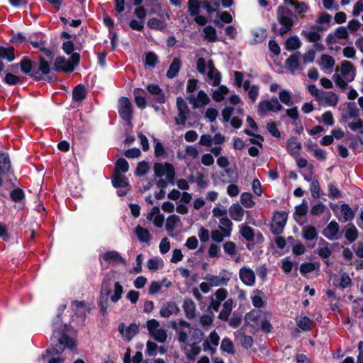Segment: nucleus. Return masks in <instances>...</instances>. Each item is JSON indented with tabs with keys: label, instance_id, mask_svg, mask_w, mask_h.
I'll return each instance as SVG.
<instances>
[{
	"label": "nucleus",
	"instance_id": "5fc2aeb1",
	"mask_svg": "<svg viewBox=\"0 0 363 363\" xmlns=\"http://www.w3.org/2000/svg\"><path fill=\"white\" fill-rule=\"evenodd\" d=\"M129 169V164L125 159L119 158L115 164L114 173H118V174H122V173H125Z\"/></svg>",
	"mask_w": 363,
	"mask_h": 363
},
{
	"label": "nucleus",
	"instance_id": "774afa93",
	"mask_svg": "<svg viewBox=\"0 0 363 363\" xmlns=\"http://www.w3.org/2000/svg\"><path fill=\"white\" fill-rule=\"evenodd\" d=\"M213 315H203L199 318L200 325L205 329H208L213 324Z\"/></svg>",
	"mask_w": 363,
	"mask_h": 363
},
{
	"label": "nucleus",
	"instance_id": "cd10ccee",
	"mask_svg": "<svg viewBox=\"0 0 363 363\" xmlns=\"http://www.w3.org/2000/svg\"><path fill=\"white\" fill-rule=\"evenodd\" d=\"M199 343V342H190L186 344V346L182 347L189 359L194 360L201 352V347L198 345Z\"/></svg>",
	"mask_w": 363,
	"mask_h": 363
},
{
	"label": "nucleus",
	"instance_id": "f8f14e48",
	"mask_svg": "<svg viewBox=\"0 0 363 363\" xmlns=\"http://www.w3.org/2000/svg\"><path fill=\"white\" fill-rule=\"evenodd\" d=\"M288 215L285 211L275 212L272 221V231L274 234H279L282 232L287 220Z\"/></svg>",
	"mask_w": 363,
	"mask_h": 363
},
{
	"label": "nucleus",
	"instance_id": "1a4fd4ad",
	"mask_svg": "<svg viewBox=\"0 0 363 363\" xmlns=\"http://www.w3.org/2000/svg\"><path fill=\"white\" fill-rule=\"evenodd\" d=\"M149 334L157 342H164L167 340V331L160 327V323L155 319H151L146 323Z\"/></svg>",
	"mask_w": 363,
	"mask_h": 363
},
{
	"label": "nucleus",
	"instance_id": "c9c22d12",
	"mask_svg": "<svg viewBox=\"0 0 363 363\" xmlns=\"http://www.w3.org/2000/svg\"><path fill=\"white\" fill-rule=\"evenodd\" d=\"M333 249L330 245L325 240L320 239L318 249V255L323 259H328L331 255Z\"/></svg>",
	"mask_w": 363,
	"mask_h": 363
},
{
	"label": "nucleus",
	"instance_id": "9b49d317",
	"mask_svg": "<svg viewBox=\"0 0 363 363\" xmlns=\"http://www.w3.org/2000/svg\"><path fill=\"white\" fill-rule=\"evenodd\" d=\"M118 113L127 123H130L133 118V106L127 97H121L118 101Z\"/></svg>",
	"mask_w": 363,
	"mask_h": 363
},
{
	"label": "nucleus",
	"instance_id": "4c0bfd02",
	"mask_svg": "<svg viewBox=\"0 0 363 363\" xmlns=\"http://www.w3.org/2000/svg\"><path fill=\"white\" fill-rule=\"evenodd\" d=\"M219 229L224 233L226 238H230L233 230V223L228 217H223L219 220Z\"/></svg>",
	"mask_w": 363,
	"mask_h": 363
},
{
	"label": "nucleus",
	"instance_id": "4d7b16f0",
	"mask_svg": "<svg viewBox=\"0 0 363 363\" xmlns=\"http://www.w3.org/2000/svg\"><path fill=\"white\" fill-rule=\"evenodd\" d=\"M220 350L222 352H227L228 354H235L234 344L228 337H225L222 340L220 344Z\"/></svg>",
	"mask_w": 363,
	"mask_h": 363
},
{
	"label": "nucleus",
	"instance_id": "72a5a7b5",
	"mask_svg": "<svg viewBox=\"0 0 363 363\" xmlns=\"http://www.w3.org/2000/svg\"><path fill=\"white\" fill-rule=\"evenodd\" d=\"M334 58L328 55H323L320 62V66L322 70L326 73L331 72L335 65Z\"/></svg>",
	"mask_w": 363,
	"mask_h": 363
},
{
	"label": "nucleus",
	"instance_id": "680f3d73",
	"mask_svg": "<svg viewBox=\"0 0 363 363\" xmlns=\"http://www.w3.org/2000/svg\"><path fill=\"white\" fill-rule=\"evenodd\" d=\"M0 58L7 59L9 62L13 61L15 58L13 48H0Z\"/></svg>",
	"mask_w": 363,
	"mask_h": 363
},
{
	"label": "nucleus",
	"instance_id": "0eeeda50",
	"mask_svg": "<svg viewBox=\"0 0 363 363\" xmlns=\"http://www.w3.org/2000/svg\"><path fill=\"white\" fill-rule=\"evenodd\" d=\"M355 77V69L351 62L342 61L340 73L337 72L333 75V78L336 85L340 89H345L348 83L351 82Z\"/></svg>",
	"mask_w": 363,
	"mask_h": 363
},
{
	"label": "nucleus",
	"instance_id": "6ab92c4d",
	"mask_svg": "<svg viewBox=\"0 0 363 363\" xmlns=\"http://www.w3.org/2000/svg\"><path fill=\"white\" fill-rule=\"evenodd\" d=\"M219 341L220 337L218 334L215 330L212 331L208 339L205 340L203 342V350L213 354L216 352V347L219 344Z\"/></svg>",
	"mask_w": 363,
	"mask_h": 363
},
{
	"label": "nucleus",
	"instance_id": "79ce46f5",
	"mask_svg": "<svg viewBox=\"0 0 363 363\" xmlns=\"http://www.w3.org/2000/svg\"><path fill=\"white\" fill-rule=\"evenodd\" d=\"M181 223L180 218L175 215L168 216L166 221L165 228L168 233H172Z\"/></svg>",
	"mask_w": 363,
	"mask_h": 363
},
{
	"label": "nucleus",
	"instance_id": "bb28decb",
	"mask_svg": "<svg viewBox=\"0 0 363 363\" xmlns=\"http://www.w3.org/2000/svg\"><path fill=\"white\" fill-rule=\"evenodd\" d=\"M300 52H296L290 55L285 62L286 68L291 72L294 73L296 70L300 69Z\"/></svg>",
	"mask_w": 363,
	"mask_h": 363
},
{
	"label": "nucleus",
	"instance_id": "69168bd1",
	"mask_svg": "<svg viewBox=\"0 0 363 363\" xmlns=\"http://www.w3.org/2000/svg\"><path fill=\"white\" fill-rule=\"evenodd\" d=\"M287 148L291 155H298V152L301 148V145L296 140H291L287 143Z\"/></svg>",
	"mask_w": 363,
	"mask_h": 363
},
{
	"label": "nucleus",
	"instance_id": "09e8293b",
	"mask_svg": "<svg viewBox=\"0 0 363 363\" xmlns=\"http://www.w3.org/2000/svg\"><path fill=\"white\" fill-rule=\"evenodd\" d=\"M240 201L241 204L247 208H251L255 206V202L253 200L252 195L249 192L242 193Z\"/></svg>",
	"mask_w": 363,
	"mask_h": 363
},
{
	"label": "nucleus",
	"instance_id": "dca6fc26",
	"mask_svg": "<svg viewBox=\"0 0 363 363\" xmlns=\"http://www.w3.org/2000/svg\"><path fill=\"white\" fill-rule=\"evenodd\" d=\"M259 111L262 113H266L267 112H277L282 109V106L279 102L278 99L275 97L272 98L269 100L262 101L259 104Z\"/></svg>",
	"mask_w": 363,
	"mask_h": 363
},
{
	"label": "nucleus",
	"instance_id": "ddd939ff",
	"mask_svg": "<svg viewBox=\"0 0 363 363\" xmlns=\"http://www.w3.org/2000/svg\"><path fill=\"white\" fill-rule=\"evenodd\" d=\"M239 278L242 283L247 286H253L256 281L255 271L249 266H242L239 270Z\"/></svg>",
	"mask_w": 363,
	"mask_h": 363
},
{
	"label": "nucleus",
	"instance_id": "c85d7f7f",
	"mask_svg": "<svg viewBox=\"0 0 363 363\" xmlns=\"http://www.w3.org/2000/svg\"><path fill=\"white\" fill-rule=\"evenodd\" d=\"M72 309L75 314L80 317H85L86 313L89 312V307L84 301H74L72 303Z\"/></svg>",
	"mask_w": 363,
	"mask_h": 363
},
{
	"label": "nucleus",
	"instance_id": "864d4df0",
	"mask_svg": "<svg viewBox=\"0 0 363 363\" xmlns=\"http://www.w3.org/2000/svg\"><path fill=\"white\" fill-rule=\"evenodd\" d=\"M228 89L223 85L218 86L213 93V99L217 102L222 101L228 94Z\"/></svg>",
	"mask_w": 363,
	"mask_h": 363
},
{
	"label": "nucleus",
	"instance_id": "aec40b11",
	"mask_svg": "<svg viewBox=\"0 0 363 363\" xmlns=\"http://www.w3.org/2000/svg\"><path fill=\"white\" fill-rule=\"evenodd\" d=\"M340 225L336 221L330 222L323 229V235L330 240L339 239Z\"/></svg>",
	"mask_w": 363,
	"mask_h": 363
},
{
	"label": "nucleus",
	"instance_id": "6e6552de",
	"mask_svg": "<svg viewBox=\"0 0 363 363\" xmlns=\"http://www.w3.org/2000/svg\"><path fill=\"white\" fill-rule=\"evenodd\" d=\"M245 321L248 325L252 327H259L260 329L269 333L272 330V325L270 322L265 318H261V314L259 311H252L245 315Z\"/></svg>",
	"mask_w": 363,
	"mask_h": 363
},
{
	"label": "nucleus",
	"instance_id": "a18cd8bd",
	"mask_svg": "<svg viewBox=\"0 0 363 363\" xmlns=\"http://www.w3.org/2000/svg\"><path fill=\"white\" fill-rule=\"evenodd\" d=\"M331 21V16L327 13H321L319 14L316 23L319 25L318 26V30L325 29L329 26Z\"/></svg>",
	"mask_w": 363,
	"mask_h": 363
},
{
	"label": "nucleus",
	"instance_id": "3c124183",
	"mask_svg": "<svg viewBox=\"0 0 363 363\" xmlns=\"http://www.w3.org/2000/svg\"><path fill=\"white\" fill-rule=\"evenodd\" d=\"M240 233L241 235L247 241H253L255 239V233L253 229L245 224L240 225Z\"/></svg>",
	"mask_w": 363,
	"mask_h": 363
},
{
	"label": "nucleus",
	"instance_id": "8fccbe9b",
	"mask_svg": "<svg viewBox=\"0 0 363 363\" xmlns=\"http://www.w3.org/2000/svg\"><path fill=\"white\" fill-rule=\"evenodd\" d=\"M163 266L164 262L160 257L150 259L147 262V269L152 272H156L157 270L162 268Z\"/></svg>",
	"mask_w": 363,
	"mask_h": 363
},
{
	"label": "nucleus",
	"instance_id": "603ef678",
	"mask_svg": "<svg viewBox=\"0 0 363 363\" xmlns=\"http://www.w3.org/2000/svg\"><path fill=\"white\" fill-rule=\"evenodd\" d=\"M358 231L356 227L352 224H348L345 226V238L350 242H352L357 240Z\"/></svg>",
	"mask_w": 363,
	"mask_h": 363
},
{
	"label": "nucleus",
	"instance_id": "f3484780",
	"mask_svg": "<svg viewBox=\"0 0 363 363\" xmlns=\"http://www.w3.org/2000/svg\"><path fill=\"white\" fill-rule=\"evenodd\" d=\"M20 67L21 72L23 74H28L37 80L42 79L40 72L35 69H33V65L30 59L24 57L20 63Z\"/></svg>",
	"mask_w": 363,
	"mask_h": 363
},
{
	"label": "nucleus",
	"instance_id": "58836bf2",
	"mask_svg": "<svg viewBox=\"0 0 363 363\" xmlns=\"http://www.w3.org/2000/svg\"><path fill=\"white\" fill-rule=\"evenodd\" d=\"M354 213L348 204H342L340 206V220L343 222L350 221L354 218Z\"/></svg>",
	"mask_w": 363,
	"mask_h": 363
},
{
	"label": "nucleus",
	"instance_id": "7c9ffc66",
	"mask_svg": "<svg viewBox=\"0 0 363 363\" xmlns=\"http://www.w3.org/2000/svg\"><path fill=\"white\" fill-rule=\"evenodd\" d=\"M182 307L188 319H193L196 317V304L191 298L184 299Z\"/></svg>",
	"mask_w": 363,
	"mask_h": 363
},
{
	"label": "nucleus",
	"instance_id": "2f4dec72",
	"mask_svg": "<svg viewBox=\"0 0 363 363\" xmlns=\"http://www.w3.org/2000/svg\"><path fill=\"white\" fill-rule=\"evenodd\" d=\"M296 325L303 331H310L312 329L313 321L306 315L303 314L295 318Z\"/></svg>",
	"mask_w": 363,
	"mask_h": 363
},
{
	"label": "nucleus",
	"instance_id": "9d476101",
	"mask_svg": "<svg viewBox=\"0 0 363 363\" xmlns=\"http://www.w3.org/2000/svg\"><path fill=\"white\" fill-rule=\"evenodd\" d=\"M177 108L178 113L177 116L175 117V123L178 125L184 126L186 120L189 117L190 110L183 98H177Z\"/></svg>",
	"mask_w": 363,
	"mask_h": 363
},
{
	"label": "nucleus",
	"instance_id": "423d86ee",
	"mask_svg": "<svg viewBox=\"0 0 363 363\" xmlns=\"http://www.w3.org/2000/svg\"><path fill=\"white\" fill-rule=\"evenodd\" d=\"M155 175L157 177L162 178L157 182L158 188L164 189L167 186L168 184H174L175 169L172 164L169 163H155L154 164Z\"/></svg>",
	"mask_w": 363,
	"mask_h": 363
},
{
	"label": "nucleus",
	"instance_id": "f257e3e1",
	"mask_svg": "<svg viewBox=\"0 0 363 363\" xmlns=\"http://www.w3.org/2000/svg\"><path fill=\"white\" fill-rule=\"evenodd\" d=\"M73 331V328L70 325H61L60 316L57 315L51 337L52 344L54 345L52 352L58 354L66 347L73 349L75 347L74 341L70 337Z\"/></svg>",
	"mask_w": 363,
	"mask_h": 363
},
{
	"label": "nucleus",
	"instance_id": "de8ad7c7",
	"mask_svg": "<svg viewBox=\"0 0 363 363\" xmlns=\"http://www.w3.org/2000/svg\"><path fill=\"white\" fill-rule=\"evenodd\" d=\"M285 3L294 7L296 11L302 14L308 11V6L305 2L298 1L297 0H285Z\"/></svg>",
	"mask_w": 363,
	"mask_h": 363
},
{
	"label": "nucleus",
	"instance_id": "e433bc0d",
	"mask_svg": "<svg viewBox=\"0 0 363 363\" xmlns=\"http://www.w3.org/2000/svg\"><path fill=\"white\" fill-rule=\"evenodd\" d=\"M233 308V300L232 298L227 299L223 304V309L218 315V318L221 320L226 321L228 320L229 315Z\"/></svg>",
	"mask_w": 363,
	"mask_h": 363
},
{
	"label": "nucleus",
	"instance_id": "6e6d98bb",
	"mask_svg": "<svg viewBox=\"0 0 363 363\" xmlns=\"http://www.w3.org/2000/svg\"><path fill=\"white\" fill-rule=\"evenodd\" d=\"M262 291L259 289H255L253 291L251 299L252 305L255 308H262L264 306V302L262 299Z\"/></svg>",
	"mask_w": 363,
	"mask_h": 363
},
{
	"label": "nucleus",
	"instance_id": "f704fd0d",
	"mask_svg": "<svg viewBox=\"0 0 363 363\" xmlns=\"http://www.w3.org/2000/svg\"><path fill=\"white\" fill-rule=\"evenodd\" d=\"M243 89L247 91L249 99L255 102L259 95V86L257 85H251L249 80H245L243 82Z\"/></svg>",
	"mask_w": 363,
	"mask_h": 363
},
{
	"label": "nucleus",
	"instance_id": "c756f323",
	"mask_svg": "<svg viewBox=\"0 0 363 363\" xmlns=\"http://www.w3.org/2000/svg\"><path fill=\"white\" fill-rule=\"evenodd\" d=\"M179 310L177 305L174 302L170 301L162 306L160 313L163 318H169L173 314H177Z\"/></svg>",
	"mask_w": 363,
	"mask_h": 363
},
{
	"label": "nucleus",
	"instance_id": "7ed1b4c3",
	"mask_svg": "<svg viewBox=\"0 0 363 363\" xmlns=\"http://www.w3.org/2000/svg\"><path fill=\"white\" fill-rule=\"evenodd\" d=\"M172 328L178 333V340L184 345L190 342H201L203 340V333L191 327V325L184 320L178 323L172 322Z\"/></svg>",
	"mask_w": 363,
	"mask_h": 363
},
{
	"label": "nucleus",
	"instance_id": "b1692460",
	"mask_svg": "<svg viewBox=\"0 0 363 363\" xmlns=\"http://www.w3.org/2000/svg\"><path fill=\"white\" fill-rule=\"evenodd\" d=\"M147 90L153 96V100L159 104H164L166 101L165 95L161 88L155 84L147 86Z\"/></svg>",
	"mask_w": 363,
	"mask_h": 363
},
{
	"label": "nucleus",
	"instance_id": "a211bd4d",
	"mask_svg": "<svg viewBox=\"0 0 363 363\" xmlns=\"http://www.w3.org/2000/svg\"><path fill=\"white\" fill-rule=\"evenodd\" d=\"M208 72L206 82L213 86H217L220 84L221 75L220 73L215 68L212 61L208 62Z\"/></svg>",
	"mask_w": 363,
	"mask_h": 363
},
{
	"label": "nucleus",
	"instance_id": "37998d69",
	"mask_svg": "<svg viewBox=\"0 0 363 363\" xmlns=\"http://www.w3.org/2000/svg\"><path fill=\"white\" fill-rule=\"evenodd\" d=\"M181 69V61L179 58L176 57L173 60L167 72V77L169 79L175 77Z\"/></svg>",
	"mask_w": 363,
	"mask_h": 363
},
{
	"label": "nucleus",
	"instance_id": "338daca9",
	"mask_svg": "<svg viewBox=\"0 0 363 363\" xmlns=\"http://www.w3.org/2000/svg\"><path fill=\"white\" fill-rule=\"evenodd\" d=\"M279 97L281 103L286 106L291 105L292 94L288 90H282L279 94Z\"/></svg>",
	"mask_w": 363,
	"mask_h": 363
},
{
	"label": "nucleus",
	"instance_id": "20e7f679",
	"mask_svg": "<svg viewBox=\"0 0 363 363\" xmlns=\"http://www.w3.org/2000/svg\"><path fill=\"white\" fill-rule=\"evenodd\" d=\"M292 12L284 6H279L277 11L278 23L273 26V31L279 35L289 32L294 25Z\"/></svg>",
	"mask_w": 363,
	"mask_h": 363
},
{
	"label": "nucleus",
	"instance_id": "13d9d810",
	"mask_svg": "<svg viewBox=\"0 0 363 363\" xmlns=\"http://www.w3.org/2000/svg\"><path fill=\"white\" fill-rule=\"evenodd\" d=\"M86 96V89L82 84L77 85L73 90L72 99L75 101H81Z\"/></svg>",
	"mask_w": 363,
	"mask_h": 363
},
{
	"label": "nucleus",
	"instance_id": "49530a36",
	"mask_svg": "<svg viewBox=\"0 0 363 363\" xmlns=\"http://www.w3.org/2000/svg\"><path fill=\"white\" fill-rule=\"evenodd\" d=\"M145 91L143 89H135L133 91V94L135 96V102L136 105L140 108H145L147 105L146 99L145 96H142L141 94H143Z\"/></svg>",
	"mask_w": 363,
	"mask_h": 363
},
{
	"label": "nucleus",
	"instance_id": "473e14b6",
	"mask_svg": "<svg viewBox=\"0 0 363 363\" xmlns=\"http://www.w3.org/2000/svg\"><path fill=\"white\" fill-rule=\"evenodd\" d=\"M229 213L232 219L239 222L244 217L245 210L239 203H233L229 208Z\"/></svg>",
	"mask_w": 363,
	"mask_h": 363
},
{
	"label": "nucleus",
	"instance_id": "39448f33",
	"mask_svg": "<svg viewBox=\"0 0 363 363\" xmlns=\"http://www.w3.org/2000/svg\"><path fill=\"white\" fill-rule=\"evenodd\" d=\"M231 278V273L223 269L218 275L206 274L203 277V281L199 284L200 290L204 293H208L213 287L226 286Z\"/></svg>",
	"mask_w": 363,
	"mask_h": 363
},
{
	"label": "nucleus",
	"instance_id": "ea45409f",
	"mask_svg": "<svg viewBox=\"0 0 363 363\" xmlns=\"http://www.w3.org/2000/svg\"><path fill=\"white\" fill-rule=\"evenodd\" d=\"M111 182L115 188H127L129 184L128 179L122 174H118V173H113Z\"/></svg>",
	"mask_w": 363,
	"mask_h": 363
},
{
	"label": "nucleus",
	"instance_id": "a19ab883",
	"mask_svg": "<svg viewBox=\"0 0 363 363\" xmlns=\"http://www.w3.org/2000/svg\"><path fill=\"white\" fill-rule=\"evenodd\" d=\"M135 235L141 242H148L150 240L151 236L148 230L143 228L140 225H137L134 230Z\"/></svg>",
	"mask_w": 363,
	"mask_h": 363
},
{
	"label": "nucleus",
	"instance_id": "393cba45",
	"mask_svg": "<svg viewBox=\"0 0 363 363\" xmlns=\"http://www.w3.org/2000/svg\"><path fill=\"white\" fill-rule=\"evenodd\" d=\"M102 257L105 262L109 264H125V260L116 251H108L103 254Z\"/></svg>",
	"mask_w": 363,
	"mask_h": 363
},
{
	"label": "nucleus",
	"instance_id": "0e129e2a",
	"mask_svg": "<svg viewBox=\"0 0 363 363\" xmlns=\"http://www.w3.org/2000/svg\"><path fill=\"white\" fill-rule=\"evenodd\" d=\"M308 42L315 43L320 38V35L315 30L305 31L303 30L301 33Z\"/></svg>",
	"mask_w": 363,
	"mask_h": 363
},
{
	"label": "nucleus",
	"instance_id": "e2e57ef3",
	"mask_svg": "<svg viewBox=\"0 0 363 363\" xmlns=\"http://www.w3.org/2000/svg\"><path fill=\"white\" fill-rule=\"evenodd\" d=\"M200 7L198 0H188V12L191 16L199 14Z\"/></svg>",
	"mask_w": 363,
	"mask_h": 363
},
{
	"label": "nucleus",
	"instance_id": "c03bdc74",
	"mask_svg": "<svg viewBox=\"0 0 363 363\" xmlns=\"http://www.w3.org/2000/svg\"><path fill=\"white\" fill-rule=\"evenodd\" d=\"M301 45L299 38L296 35L291 36L285 42V48L289 51H293L298 49Z\"/></svg>",
	"mask_w": 363,
	"mask_h": 363
},
{
	"label": "nucleus",
	"instance_id": "412c9836",
	"mask_svg": "<svg viewBox=\"0 0 363 363\" xmlns=\"http://www.w3.org/2000/svg\"><path fill=\"white\" fill-rule=\"evenodd\" d=\"M118 331L125 340L130 341L138 333V326L136 324H130L126 327L125 324L121 323Z\"/></svg>",
	"mask_w": 363,
	"mask_h": 363
},
{
	"label": "nucleus",
	"instance_id": "bf43d9fd",
	"mask_svg": "<svg viewBox=\"0 0 363 363\" xmlns=\"http://www.w3.org/2000/svg\"><path fill=\"white\" fill-rule=\"evenodd\" d=\"M303 237L306 240H314L317 235L318 233L315 227L312 225H306L303 229Z\"/></svg>",
	"mask_w": 363,
	"mask_h": 363
},
{
	"label": "nucleus",
	"instance_id": "5701e85b",
	"mask_svg": "<svg viewBox=\"0 0 363 363\" xmlns=\"http://www.w3.org/2000/svg\"><path fill=\"white\" fill-rule=\"evenodd\" d=\"M54 69L57 72H72L74 71V66L64 57H58L55 60Z\"/></svg>",
	"mask_w": 363,
	"mask_h": 363
},
{
	"label": "nucleus",
	"instance_id": "052dcab7",
	"mask_svg": "<svg viewBox=\"0 0 363 363\" xmlns=\"http://www.w3.org/2000/svg\"><path fill=\"white\" fill-rule=\"evenodd\" d=\"M204 38L209 42H215L217 40L216 30L211 26H206L203 30Z\"/></svg>",
	"mask_w": 363,
	"mask_h": 363
},
{
	"label": "nucleus",
	"instance_id": "f03ea898",
	"mask_svg": "<svg viewBox=\"0 0 363 363\" xmlns=\"http://www.w3.org/2000/svg\"><path fill=\"white\" fill-rule=\"evenodd\" d=\"M123 294V287L119 281L104 280L99 297V306L103 315L107 313L110 303H117L121 298Z\"/></svg>",
	"mask_w": 363,
	"mask_h": 363
},
{
	"label": "nucleus",
	"instance_id": "a878e982",
	"mask_svg": "<svg viewBox=\"0 0 363 363\" xmlns=\"http://www.w3.org/2000/svg\"><path fill=\"white\" fill-rule=\"evenodd\" d=\"M149 220H152L155 226L161 228L163 225L164 217L160 213V208L155 206L152 208L151 211L147 216Z\"/></svg>",
	"mask_w": 363,
	"mask_h": 363
},
{
	"label": "nucleus",
	"instance_id": "2eb2a0df",
	"mask_svg": "<svg viewBox=\"0 0 363 363\" xmlns=\"http://www.w3.org/2000/svg\"><path fill=\"white\" fill-rule=\"evenodd\" d=\"M338 99V96L333 91L322 90L317 101L320 106L334 107L337 104Z\"/></svg>",
	"mask_w": 363,
	"mask_h": 363
},
{
	"label": "nucleus",
	"instance_id": "4468645a",
	"mask_svg": "<svg viewBox=\"0 0 363 363\" xmlns=\"http://www.w3.org/2000/svg\"><path fill=\"white\" fill-rule=\"evenodd\" d=\"M187 99L193 108H201L210 103V98L203 90L199 91L197 94H189Z\"/></svg>",
	"mask_w": 363,
	"mask_h": 363
},
{
	"label": "nucleus",
	"instance_id": "4be33fe9",
	"mask_svg": "<svg viewBox=\"0 0 363 363\" xmlns=\"http://www.w3.org/2000/svg\"><path fill=\"white\" fill-rule=\"evenodd\" d=\"M11 169V161L7 153L0 151V186L3 184V175L8 174Z\"/></svg>",
	"mask_w": 363,
	"mask_h": 363
}]
</instances>
